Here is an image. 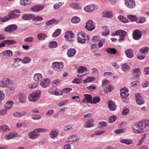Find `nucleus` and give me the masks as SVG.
I'll return each instance as SVG.
<instances>
[{"label":"nucleus","instance_id":"obj_13","mask_svg":"<svg viewBox=\"0 0 149 149\" xmlns=\"http://www.w3.org/2000/svg\"><path fill=\"white\" fill-rule=\"evenodd\" d=\"M15 43V41L12 40H4L2 41L0 43V47H4L5 45L6 44H7L8 45H10L14 44Z\"/></svg>","mask_w":149,"mask_h":149},{"label":"nucleus","instance_id":"obj_62","mask_svg":"<svg viewBox=\"0 0 149 149\" xmlns=\"http://www.w3.org/2000/svg\"><path fill=\"white\" fill-rule=\"evenodd\" d=\"M105 132L104 130L101 131H97L95 132L93 134L94 135H99L103 134L105 133Z\"/></svg>","mask_w":149,"mask_h":149},{"label":"nucleus","instance_id":"obj_29","mask_svg":"<svg viewBox=\"0 0 149 149\" xmlns=\"http://www.w3.org/2000/svg\"><path fill=\"white\" fill-rule=\"evenodd\" d=\"M106 52L111 54H115L117 52L116 50L114 48H108L106 49Z\"/></svg>","mask_w":149,"mask_h":149},{"label":"nucleus","instance_id":"obj_49","mask_svg":"<svg viewBox=\"0 0 149 149\" xmlns=\"http://www.w3.org/2000/svg\"><path fill=\"white\" fill-rule=\"evenodd\" d=\"M57 43L56 41L50 42L49 44V47L50 48H56L57 46Z\"/></svg>","mask_w":149,"mask_h":149},{"label":"nucleus","instance_id":"obj_47","mask_svg":"<svg viewBox=\"0 0 149 149\" xmlns=\"http://www.w3.org/2000/svg\"><path fill=\"white\" fill-rule=\"evenodd\" d=\"M103 16L107 17H111L112 16V13L109 11H104L103 13Z\"/></svg>","mask_w":149,"mask_h":149},{"label":"nucleus","instance_id":"obj_23","mask_svg":"<svg viewBox=\"0 0 149 149\" xmlns=\"http://www.w3.org/2000/svg\"><path fill=\"white\" fill-rule=\"evenodd\" d=\"M76 53V51L75 49H70L68 51L67 54L69 57H71L74 55Z\"/></svg>","mask_w":149,"mask_h":149},{"label":"nucleus","instance_id":"obj_6","mask_svg":"<svg viewBox=\"0 0 149 149\" xmlns=\"http://www.w3.org/2000/svg\"><path fill=\"white\" fill-rule=\"evenodd\" d=\"M133 38L136 40L140 39L142 36V32L139 29H136L134 31L132 34Z\"/></svg>","mask_w":149,"mask_h":149},{"label":"nucleus","instance_id":"obj_1","mask_svg":"<svg viewBox=\"0 0 149 149\" xmlns=\"http://www.w3.org/2000/svg\"><path fill=\"white\" fill-rule=\"evenodd\" d=\"M134 132L137 133H140L149 130V120L145 119L137 123L132 127Z\"/></svg>","mask_w":149,"mask_h":149},{"label":"nucleus","instance_id":"obj_34","mask_svg":"<svg viewBox=\"0 0 149 149\" xmlns=\"http://www.w3.org/2000/svg\"><path fill=\"white\" fill-rule=\"evenodd\" d=\"M14 103L11 101L7 102L6 103L4 108L6 110H8L9 109H10L13 107V104Z\"/></svg>","mask_w":149,"mask_h":149},{"label":"nucleus","instance_id":"obj_41","mask_svg":"<svg viewBox=\"0 0 149 149\" xmlns=\"http://www.w3.org/2000/svg\"><path fill=\"white\" fill-rule=\"evenodd\" d=\"M80 20V18L77 16L73 17L71 19V21L73 23L76 24L79 23Z\"/></svg>","mask_w":149,"mask_h":149},{"label":"nucleus","instance_id":"obj_18","mask_svg":"<svg viewBox=\"0 0 149 149\" xmlns=\"http://www.w3.org/2000/svg\"><path fill=\"white\" fill-rule=\"evenodd\" d=\"M141 74L140 69L137 68L133 69L132 71V74L134 78H138Z\"/></svg>","mask_w":149,"mask_h":149},{"label":"nucleus","instance_id":"obj_31","mask_svg":"<svg viewBox=\"0 0 149 149\" xmlns=\"http://www.w3.org/2000/svg\"><path fill=\"white\" fill-rule=\"evenodd\" d=\"M9 130L10 128L7 125H3L0 126V132H5Z\"/></svg>","mask_w":149,"mask_h":149},{"label":"nucleus","instance_id":"obj_5","mask_svg":"<svg viewBox=\"0 0 149 149\" xmlns=\"http://www.w3.org/2000/svg\"><path fill=\"white\" fill-rule=\"evenodd\" d=\"M84 9L87 12L91 13L96 10L98 9V7L96 5L90 4L85 6Z\"/></svg>","mask_w":149,"mask_h":149},{"label":"nucleus","instance_id":"obj_20","mask_svg":"<svg viewBox=\"0 0 149 149\" xmlns=\"http://www.w3.org/2000/svg\"><path fill=\"white\" fill-rule=\"evenodd\" d=\"M94 120L92 119H90L86 122L84 125V127L85 128H90L94 126L93 123Z\"/></svg>","mask_w":149,"mask_h":149},{"label":"nucleus","instance_id":"obj_59","mask_svg":"<svg viewBox=\"0 0 149 149\" xmlns=\"http://www.w3.org/2000/svg\"><path fill=\"white\" fill-rule=\"evenodd\" d=\"M36 132H48V130L45 129H43L42 128H38L35 130Z\"/></svg>","mask_w":149,"mask_h":149},{"label":"nucleus","instance_id":"obj_10","mask_svg":"<svg viewBox=\"0 0 149 149\" xmlns=\"http://www.w3.org/2000/svg\"><path fill=\"white\" fill-rule=\"evenodd\" d=\"M84 98L82 102L83 103H92V97L90 94H85L84 95Z\"/></svg>","mask_w":149,"mask_h":149},{"label":"nucleus","instance_id":"obj_36","mask_svg":"<svg viewBox=\"0 0 149 149\" xmlns=\"http://www.w3.org/2000/svg\"><path fill=\"white\" fill-rule=\"evenodd\" d=\"M3 54L4 56L10 57L13 55L12 52L10 50H6L3 52Z\"/></svg>","mask_w":149,"mask_h":149},{"label":"nucleus","instance_id":"obj_21","mask_svg":"<svg viewBox=\"0 0 149 149\" xmlns=\"http://www.w3.org/2000/svg\"><path fill=\"white\" fill-rule=\"evenodd\" d=\"M49 83L50 81L49 79H45L41 81L40 84L42 87L45 88L48 86Z\"/></svg>","mask_w":149,"mask_h":149},{"label":"nucleus","instance_id":"obj_56","mask_svg":"<svg viewBox=\"0 0 149 149\" xmlns=\"http://www.w3.org/2000/svg\"><path fill=\"white\" fill-rule=\"evenodd\" d=\"M33 16L34 17L32 18V19L33 21L37 20L39 21L42 20L43 19V18L40 16H36L34 15H33Z\"/></svg>","mask_w":149,"mask_h":149},{"label":"nucleus","instance_id":"obj_12","mask_svg":"<svg viewBox=\"0 0 149 149\" xmlns=\"http://www.w3.org/2000/svg\"><path fill=\"white\" fill-rule=\"evenodd\" d=\"M120 95L121 97L125 98L127 97L129 94L128 93V90L126 88H123L120 90Z\"/></svg>","mask_w":149,"mask_h":149},{"label":"nucleus","instance_id":"obj_3","mask_svg":"<svg viewBox=\"0 0 149 149\" xmlns=\"http://www.w3.org/2000/svg\"><path fill=\"white\" fill-rule=\"evenodd\" d=\"M41 93V91H37L30 94L28 97L29 101L30 102H36L40 97Z\"/></svg>","mask_w":149,"mask_h":149},{"label":"nucleus","instance_id":"obj_14","mask_svg":"<svg viewBox=\"0 0 149 149\" xmlns=\"http://www.w3.org/2000/svg\"><path fill=\"white\" fill-rule=\"evenodd\" d=\"M43 5H38L31 8V10L34 12H38L42 10L44 8Z\"/></svg>","mask_w":149,"mask_h":149},{"label":"nucleus","instance_id":"obj_25","mask_svg":"<svg viewBox=\"0 0 149 149\" xmlns=\"http://www.w3.org/2000/svg\"><path fill=\"white\" fill-rule=\"evenodd\" d=\"M125 53L127 56L129 58H131L134 56L133 50L132 49H128L125 51Z\"/></svg>","mask_w":149,"mask_h":149},{"label":"nucleus","instance_id":"obj_63","mask_svg":"<svg viewBox=\"0 0 149 149\" xmlns=\"http://www.w3.org/2000/svg\"><path fill=\"white\" fill-rule=\"evenodd\" d=\"M139 84V82L137 81H133L131 84V85L132 87H135Z\"/></svg>","mask_w":149,"mask_h":149},{"label":"nucleus","instance_id":"obj_64","mask_svg":"<svg viewBox=\"0 0 149 149\" xmlns=\"http://www.w3.org/2000/svg\"><path fill=\"white\" fill-rule=\"evenodd\" d=\"M38 84L37 83H33L29 84V87L31 89H33L36 88Z\"/></svg>","mask_w":149,"mask_h":149},{"label":"nucleus","instance_id":"obj_16","mask_svg":"<svg viewBox=\"0 0 149 149\" xmlns=\"http://www.w3.org/2000/svg\"><path fill=\"white\" fill-rule=\"evenodd\" d=\"M19 101L21 103H24L26 102L27 97L23 93H19L18 95Z\"/></svg>","mask_w":149,"mask_h":149},{"label":"nucleus","instance_id":"obj_43","mask_svg":"<svg viewBox=\"0 0 149 149\" xmlns=\"http://www.w3.org/2000/svg\"><path fill=\"white\" fill-rule=\"evenodd\" d=\"M21 4L23 6H25L30 4L31 2V0H20Z\"/></svg>","mask_w":149,"mask_h":149},{"label":"nucleus","instance_id":"obj_8","mask_svg":"<svg viewBox=\"0 0 149 149\" xmlns=\"http://www.w3.org/2000/svg\"><path fill=\"white\" fill-rule=\"evenodd\" d=\"M8 16L9 17H6L4 18H3L1 19V22H5L9 20L10 18H17L19 16L18 15L16 14L15 13L13 12V11L8 13Z\"/></svg>","mask_w":149,"mask_h":149},{"label":"nucleus","instance_id":"obj_48","mask_svg":"<svg viewBox=\"0 0 149 149\" xmlns=\"http://www.w3.org/2000/svg\"><path fill=\"white\" fill-rule=\"evenodd\" d=\"M146 20V17H139V19H138L136 21V23H143Z\"/></svg>","mask_w":149,"mask_h":149},{"label":"nucleus","instance_id":"obj_30","mask_svg":"<svg viewBox=\"0 0 149 149\" xmlns=\"http://www.w3.org/2000/svg\"><path fill=\"white\" fill-rule=\"evenodd\" d=\"M36 131H34L32 132L29 133V137L31 139H34L37 138L38 136V134L36 133Z\"/></svg>","mask_w":149,"mask_h":149},{"label":"nucleus","instance_id":"obj_54","mask_svg":"<svg viewBox=\"0 0 149 149\" xmlns=\"http://www.w3.org/2000/svg\"><path fill=\"white\" fill-rule=\"evenodd\" d=\"M34 38L33 37H30L24 39V41L28 42H33Z\"/></svg>","mask_w":149,"mask_h":149},{"label":"nucleus","instance_id":"obj_55","mask_svg":"<svg viewBox=\"0 0 149 149\" xmlns=\"http://www.w3.org/2000/svg\"><path fill=\"white\" fill-rule=\"evenodd\" d=\"M64 2L58 3L54 5V8L55 9H58L61 6L64 4Z\"/></svg>","mask_w":149,"mask_h":149},{"label":"nucleus","instance_id":"obj_38","mask_svg":"<svg viewBox=\"0 0 149 149\" xmlns=\"http://www.w3.org/2000/svg\"><path fill=\"white\" fill-rule=\"evenodd\" d=\"M26 114V112L22 111L21 112H16L13 113V116L15 117H19L24 116Z\"/></svg>","mask_w":149,"mask_h":149},{"label":"nucleus","instance_id":"obj_27","mask_svg":"<svg viewBox=\"0 0 149 149\" xmlns=\"http://www.w3.org/2000/svg\"><path fill=\"white\" fill-rule=\"evenodd\" d=\"M116 35L120 36H125L127 34V32L125 31L117 30L115 31Z\"/></svg>","mask_w":149,"mask_h":149},{"label":"nucleus","instance_id":"obj_58","mask_svg":"<svg viewBox=\"0 0 149 149\" xmlns=\"http://www.w3.org/2000/svg\"><path fill=\"white\" fill-rule=\"evenodd\" d=\"M105 41L104 39H102L99 41L98 42V46L100 48L102 47L103 45V44L105 43Z\"/></svg>","mask_w":149,"mask_h":149},{"label":"nucleus","instance_id":"obj_33","mask_svg":"<svg viewBox=\"0 0 149 149\" xmlns=\"http://www.w3.org/2000/svg\"><path fill=\"white\" fill-rule=\"evenodd\" d=\"M46 36V35L44 33H38L37 34V38L40 40H43Z\"/></svg>","mask_w":149,"mask_h":149},{"label":"nucleus","instance_id":"obj_52","mask_svg":"<svg viewBox=\"0 0 149 149\" xmlns=\"http://www.w3.org/2000/svg\"><path fill=\"white\" fill-rule=\"evenodd\" d=\"M100 101V98L98 97H95L93 98L92 100V103L95 104L99 102Z\"/></svg>","mask_w":149,"mask_h":149},{"label":"nucleus","instance_id":"obj_32","mask_svg":"<svg viewBox=\"0 0 149 149\" xmlns=\"http://www.w3.org/2000/svg\"><path fill=\"white\" fill-rule=\"evenodd\" d=\"M120 142L122 143L128 145L132 143V141L129 139H121L120 141Z\"/></svg>","mask_w":149,"mask_h":149},{"label":"nucleus","instance_id":"obj_22","mask_svg":"<svg viewBox=\"0 0 149 149\" xmlns=\"http://www.w3.org/2000/svg\"><path fill=\"white\" fill-rule=\"evenodd\" d=\"M74 35L72 32H68L65 33L64 36L65 38L67 40H70V39L73 38Z\"/></svg>","mask_w":149,"mask_h":149},{"label":"nucleus","instance_id":"obj_50","mask_svg":"<svg viewBox=\"0 0 149 149\" xmlns=\"http://www.w3.org/2000/svg\"><path fill=\"white\" fill-rule=\"evenodd\" d=\"M52 90V89H50L49 91V93L51 94H52V95L54 94V95H57V96L63 95L62 93L61 94L59 93V92H58V90H55V91L54 92H51V91Z\"/></svg>","mask_w":149,"mask_h":149},{"label":"nucleus","instance_id":"obj_7","mask_svg":"<svg viewBox=\"0 0 149 149\" xmlns=\"http://www.w3.org/2000/svg\"><path fill=\"white\" fill-rule=\"evenodd\" d=\"M86 28L89 31L94 30L95 27V23L92 20L88 21L86 23Z\"/></svg>","mask_w":149,"mask_h":149},{"label":"nucleus","instance_id":"obj_40","mask_svg":"<svg viewBox=\"0 0 149 149\" xmlns=\"http://www.w3.org/2000/svg\"><path fill=\"white\" fill-rule=\"evenodd\" d=\"M79 139L78 136H76L72 135L68 139V141L69 142L77 141Z\"/></svg>","mask_w":149,"mask_h":149},{"label":"nucleus","instance_id":"obj_53","mask_svg":"<svg viewBox=\"0 0 149 149\" xmlns=\"http://www.w3.org/2000/svg\"><path fill=\"white\" fill-rule=\"evenodd\" d=\"M31 60V59L30 58L26 57L22 60V62L24 64H26L30 62Z\"/></svg>","mask_w":149,"mask_h":149},{"label":"nucleus","instance_id":"obj_51","mask_svg":"<svg viewBox=\"0 0 149 149\" xmlns=\"http://www.w3.org/2000/svg\"><path fill=\"white\" fill-rule=\"evenodd\" d=\"M149 50V48L147 47H143L139 50L141 54L147 53L148 51Z\"/></svg>","mask_w":149,"mask_h":149},{"label":"nucleus","instance_id":"obj_9","mask_svg":"<svg viewBox=\"0 0 149 149\" xmlns=\"http://www.w3.org/2000/svg\"><path fill=\"white\" fill-rule=\"evenodd\" d=\"M17 28V26L16 25H10L6 27L4 29V31L10 33L16 30Z\"/></svg>","mask_w":149,"mask_h":149},{"label":"nucleus","instance_id":"obj_39","mask_svg":"<svg viewBox=\"0 0 149 149\" xmlns=\"http://www.w3.org/2000/svg\"><path fill=\"white\" fill-rule=\"evenodd\" d=\"M87 69L86 67L84 66H80L78 68L77 72L79 73H82L84 72H87Z\"/></svg>","mask_w":149,"mask_h":149},{"label":"nucleus","instance_id":"obj_60","mask_svg":"<svg viewBox=\"0 0 149 149\" xmlns=\"http://www.w3.org/2000/svg\"><path fill=\"white\" fill-rule=\"evenodd\" d=\"M129 110L128 109L125 108H124L122 112V114L123 115H126L129 113Z\"/></svg>","mask_w":149,"mask_h":149},{"label":"nucleus","instance_id":"obj_26","mask_svg":"<svg viewBox=\"0 0 149 149\" xmlns=\"http://www.w3.org/2000/svg\"><path fill=\"white\" fill-rule=\"evenodd\" d=\"M42 78V76L40 73H37L34 75V80L37 82L40 81Z\"/></svg>","mask_w":149,"mask_h":149},{"label":"nucleus","instance_id":"obj_35","mask_svg":"<svg viewBox=\"0 0 149 149\" xmlns=\"http://www.w3.org/2000/svg\"><path fill=\"white\" fill-rule=\"evenodd\" d=\"M57 21L56 19H52L46 22L45 24L47 26H50L56 23Z\"/></svg>","mask_w":149,"mask_h":149},{"label":"nucleus","instance_id":"obj_28","mask_svg":"<svg viewBox=\"0 0 149 149\" xmlns=\"http://www.w3.org/2000/svg\"><path fill=\"white\" fill-rule=\"evenodd\" d=\"M17 134L15 132H13L10 133L8 134L5 136V139L6 140H9L15 137Z\"/></svg>","mask_w":149,"mask_h":149},{"label":"nucleus","instance_id":"obj_24","mask_svg":"<svg viewBox=\"0 0 149 149\" xmlns=\"http://www.w3.org/2000/svg\"><path fill=\"white\" fill-rule=\"evenodd\" d=\"M22 18L24 20H29L33 18V15L32 14H24L22 15Z\"/></svg>","mask_w":149,"mask_h":149},{"label":"nucleus","instance_id":"obj_44","mask_svg":"<svg viewBox=\"0 0 149 149\" xmlns=\"http://www.w3.org/2000/svg\"><path fill=\"white\" fill-rule=\"evenodd\" d=\"M71 6L75 10H79L81 8L80 5L77 3H73L71 4Z\"/></svg>","mask_w":149,"mask_h":149},{"label":"nucleus","instance_id":"obj_2","mask_svg":"<svg viewBox=\"0 0 149 149\" xmlns=\"http://www.w3.org/2000/svg\"><path fill=\"white\" fill-rule=\"evenodd\" d=\"M77 39L79 42L81 43H85L86 41L88 42L89 41V37L88 35H86L85 33L83 32L80 31L77 34Z\"/></svg>","mask_w":149,"mask_h":149},{"label":"nucleus","instance_id":"obj_17","mask_svg":"<svg viewBox=\"0 0 149 149\" xmlns=\"http://www.w3.org/2000/svg\"><path fill=\"white\" fill-rule=\"evenodd\" d=\"M108 107L111 111H115L116 109L117 106L115 103L111 101L108 102Z\"/></svg>","mask_w":149,"mask_h":149},{"label":"nucleus","instance_id":"obj_57","mask_svg":"<svg viewBox=\"0 0 149 149\" xmlns=\"http://www.w3.org/2000/svg\"><path fill=\"white\" fill-rule=\"evenodd\" d=\"M116 116H112L109 118V122L110 123H113L116 120Z\"/></svg>","mask_w":149,"mask_h":149},{"label":"nucleus","instance_id":"obj_19","mask_svg":"<svg viewBox=\"0 0 149 149\" xmlns=\"http://www.w3.org/2000/svg\"><path fill=\"white\" fill-rule=\"evenodd\" d=\"M52 65L55 69H58L59 70L62 69L63 66V63L62 62H54L53 63Z\"/></svg>","mask_w":149,"mask_h":149},{"label":"nucleus","instance_id":"obj_11","mask_svg":"<svg viewBox=\"0 0 149 149\" xmlns=\"http://www.w3.org/2000/svg\"><path fill=\"white\" fill-rule=\"evenodd\" d=\"M135 97L136 101L137 104L139 105H141L144 103V100L141 97V95L139 93H136L135 94Z\"/></svg>","mask_w":149,"mask_h":149},{"label":"nucleus","instance_id":"obj_42","mask_svg":"<svg viewBox=\"0 0 149 149\" xmlns=\"http://www.w3.org/2000/svg\"><path fill=\"white\" fill-rule=\"evenodd\" d=\"M107 125V123L105 122H99L98 123V127L103 129L104 127Z\"/></svg>","mask_w":149,"mask_h":149},{"label":"nucleus","instance_id":"obj_4","mask_svg":"<svg viewBox=\"0 0 149 149\" xmlns=\"http://www.w3.org/2000/svg\"><path fill=\"white\" fill-rule=\"evenodd\" d=\"M125 5L128 8L133 9L135 8L136 4L134 0H124Z\"/></svg>","mask_w":149,"mask_h":149},{"label":"nucleus","instance_id":"obj_46","mask_svg":"<svg viewBox=\"0 0 149 149\" xmlns=\"http://www.w3.org/2000/svg\"><path fill=\"white\" fill-rule=\"evenodd\" d=\"M127 17L131 21H136L138 20V17L136 16L132 15H127Z\"/></svg>","mask_w":149,"mask_h":149},{"label":"nucleus","instance_id":"obj_61","mask_svg":"<svg viewBox=\"0 0 149 149\" xmlns=\"http://www.w3.org/2000/svg\"><path fill=\"white\" fill-rule=\"evenodd\" d=\"M72 90V89L71 88H65L63 89L62 91V94L63 93H68L70 91Z\"/></svg>","mask_w":149,"mask_h":149},{"label":"nucleus","instance_id":"obj_15","mask_svg":"<svg viewBox=\"0 0 149 149\" xmlns=\"http://www.w3.org/2000/svg\"><path fill=\"white\" fill-rule=\"evenodd\" d=\"M59 134V131L57 129H53L52 130L49 134L50 137L52 139L56 138Z\"/></svg>","mask_w":149,"mask_h":149},{"label":"nucleus","instance_id":"obj_45","mask_svg":"<svg viewBox=\"0 0 149 149\" xmlns=\"http://www.w3.org/2000/svg\"><path fill=\"white\" fill-rule=\"evenodd\" d=\"M61 31V29H57L53 33L52 37H53L55 38L59 36L60 34Z\"/></svg>","mask_w":149,"mask_h":149},{"label":"nucleus","instance_id":"obj_37","mask_svg":"<svg viewBox=\"0 0 149 149\" xmlns=\"http://www.w3.org/2000/svg\"><path fill=\"white\" fill-rule=\"evenodd\" d=\"M130 67L126 63H123L121 65V70L124 72H126L130 69Z\"/></svg>","mask_w":149,"mask_h":149}]
</instances>
